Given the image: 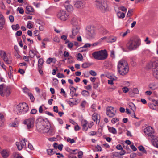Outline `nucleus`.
I'll list each match as a JSON object with an SVG mask.
<instances>
[{
	"label": "nucleus",
	"mask_w": 158,
	"mask_h": 158,
	"mask_svg": "<svg viewBox=\"0 0 158 158\" xmlns=\"http://www.w3.org/2000/svg\"><path fill=\"white\" fill-rule=\"evenodd\" d=\"M26 9V11L25 12L27 14H31V13L34 11V9L31 6H27Z\"/></svg>",
	"instance_id": "nucleus-23"
},
{
	"label": "nucleus",
	"mask_w": 158,
	"mask_h": 158,
	"mask_svg": "<svg viewBox=\"0 0 158 158\" xmlns=\"http://www.w3.org/2000/svg\"><path fill=\"white\" fill-rule=\"evenodd\" d=\"M53 150L51 149H47V152L48 155H52L55 153V152Z\"/></svg>",
	"instance_id": "nucleus-29"
},
{
	"label": "nucleus",
	"mask_w": 158,
	"mask_h": 158,
	"mask_svg": "<svg viewBox=\"0 0 158 158\" xmlns=\"http://www.w3.org/2000/svg\"><path fill=\"white\" fill-rule=\"evenodd\" d=\"M73 46V44L72 42H70L68 44V47L69 48H71Z\"/></svg>",
	"instance_id": "nucleus-62"
},
{
	"label": "nucleus",
	"mask_w": 158,
	"mask_h": 158,
	"mask_svg": "<svg viewBox=\"0 0 158 158\" xmlns=\"http://www.w3.org/2000/svg\"><path fill=\"white\" fill-rule=\"evenodd\" d=\"M80 28L79 26H77L73 27L72 30V34L69 35L70 38L74 39L79 32Z\"/></svg>",
	"instance_id": "nucleus-14"
},
{
	"label": "nucleus",
	"mask_w": 158,
	"mask_h": 158,
	"mask_svg": "<svg viewBox=\"0 0 158 158\" xmlns=\"http://www.w3.org/2000/svg\"><path fill=\"white\" fill-rule=\"evenodd\" d=\"M129 107L134 112L136 110V107L135 105L132 102H130L129 103Z\"/></svg>",
	"instance_id": "nucleus-27"
},
{
	"label": "nucleus",
	"mask_w": 158,
	"mask_h": 158,
	"mask_svg": "<svg viewBox=\"0 0 158 158\" xmlns=\"http://www.w3.org/2000/svg\"><path fill=\"white\" fill-rule=\"evenodd\" d=\"M77 88L78 87H77L76 88L74 89H73V90H71V95L72 97L71 98H73V97L74 96H75L76 97L78 96V93H76V91Z\"/></svg>",
	"instance_id": "nucleus-25"
},
{
	"label": "nucleus",
	"mask_w": 158,
	"mask_h": 158,
	"mask_svg": "<svg viewBox=\"0 0 158 158\" xmlns=\"http://www.w3.org/2000/svg\"><path fill=\"white\" fill-rule=\"evenodd\" d=\"M1 154L4 158H6L9 156L8 153L5 150L3 151L1 153Z\"/></svg>",
	"instance_id": "nucleus-31"
},
{
	"label": "nucleus",
	"mask_w": 158,
	"mask_h": 158,
	"mask_svg": "<svg viewBox=\"0 0 158 158\" xmlns=\"http://www.w3.org/2000/svg\"><path fill=\"white\" fill-rule=\"evenodd\" d=\"M83 57L82 54L80 53H78L77 55V60L81 61L83 59Z\"/></svg>",
	"instance_id": "nucleus-43"
},
{
	"label": "nucleus",
	"mask_w": 158,
	"mask_h": 158,
	"mask_svg": "<svg viewBox=\"0 0 158 158\" xmlns=\"http://www.w3.org/2000/svg\"><path fill=\"white\" fill-rule=\"evenodd\" d=\"M27 27V28L29 29H31L32 28L33 25L30 21H29L28 22Z\"/></svg>",
	"instance_id": "nucleus-42"
},
{
	"label": "nucleus",
	"mask_w": 158,
	"mask_h": 158,
	"mask_svg": "<svg viewBox=\"0 0 158 158\" xmlns=\"http://www.w3.org/2000/svg\"><path fill=\"white\" fill-rule=\"evenodd\" d=\"M81 94L84 97H87L89 95V93L88 91L85 90H83L81 92Z\"/></svg>",
	"instance_id": "nucleus-33"
},
{
	"label": "nucleus",
	"mask_w": 158,
	"mask_h": 158,
	"mask_svg": "<svg viewBox=\"0 0 158 158\" xmlns=\"http://www.w3.org/2000/svg\"><path fill=\"white\" fill-rule=\"evenodd\" d=\"M16 112L18 114H25L29 110L28 105L26 103H19L17 106Z\"/></svg>",
	"instance_id": "nucleus-5"
},
{
	"label": "nucleus",
	"mask_w": 158,
	"mask_h": 158,
	"mask_svg": "<svg viewBox=\"0 0 158 158\" xmlns=\"http://www.w3.org/2000/svg\"><path fill=\"white\" fill-rule=\"evenodd\" d=\"M17 10L19 11L20 13L21 14H23L24 12L23 9L21 7H18L17 8Z\"/></svg>",
	"instance_id": "nucleus-49"
},
{
	"label": "nucleus",
	"mask_w": 158,
	"mask_h": 158,
	"mask_svg": "<svg viewBox=\"0 0 158 158\" xmlns=\"http://www.w3.org/2000/svg\"><path fill=\"white\" fill-rule=\"evenodd\" d=\"M12 29L13 30H17L20 28V27L18 24L16 25H13L11 26Z\"/></svg>",
	"instance_id": "nucleus-35"
},
{
	"label": "nucleus",
	"mask_w": 158,
	"mask_h": 158,
	"mask_svg": "<svg viewBox=\"0 0 158 158\" xmlns=\"http://www.w3.org/2000/svg\"><path fill=\"white\" fill-rule=\"evenodd\" d=\"M107 127L110 132L114 134H116L117 133V131L115 128L109 126H108Z\"/></svg>",
	"instance_id": "nucleus-22"
},
{
	"label": "nucleus",
	"mask_w": 158,
	"mask_h": 158,
	"mask_svg": "<svg viewBox=\"0 0 158 158\" xmlns=\"http://www.w3.org/2000/svg\"><path fill=\"white\" fill-rule=\"evenodd\" d=\"M18 124L16 123H11L10 124V127H17L18 126Z\"/></svg>",
	"instance_id": "nucleus-50"
},
{
	"label": "nucleus",
	"mask_w": 158,
	"mask_h": 158,
	"mask_svg": "<svg viewBox=\"0 0 158 158\" xmlns=\"http://www.w3.org/2000/svg\"><path fill=\"white\" fill-rule=\"evenodd\" d=\"M44 61L42 58H40L38 60V68L39 69H41L42 68V66L43 64Z\"/></svg>",
	"instance_id": "nucleus-26"
},
{
	"label": "nucleus",
	"mask_w": 158,
	"mask_h": 158,
	"mask_svg": "<svg viewBox=\"0 0 158 158\" xmlns=\"http://www.w3.org/2000/svg\"><path fill=\"white\" fill-rule=\"evenodd\" d=\"M64 56V57H66L69 56V53L66 51H64L63 54Z\"/></svg>",
	"instance_id": "nucleus-58"
},
{
	"label": "nucleus",
	"mask_w": 158,
	"mask_h": 158,
	"mask_svg": "<svg viewBox=\"0 0 158 158\" xmlns=\"http://www.w3.org/2000/svg\"><path fill=\"white\" fill-rule=\"evenodd\" d=\"M97 8L100 9L102 12H104L107 7V6L104 3L99 1L97 2Z\"/></svg>",
	"instance_id": "nucleus-13"
},
{
	"label": "nucleus",
	"mask_w": 158,
	"mask_h": 158,
	"mask_svg": "<svg viewBox=\"0 0 158 158\" xmlns=\"http://www.w3.org/2000/svg\"><path fill=\"white\" fill-rule=\"evenodd\" d=\"M26 140V139H24L21 140L20 142H16V145L19 150H21L23 147L25 146V142Z\"/></svg>",
	"instance_id": "nucleus-15"
},
{
	"label": "nucleus",
	"mask_w": 158,
	"mask_h": 158,
	"mask_svg": "<svg viewBox=\"0 0 158 158\" xmlns=\"http://www.w3.org/2000/svg\"><path fill=\"white\" fill-rule=\"evenodd\" d=\"M28 94L30 97V98L32 102H33L35 98L32 94L31 93H28Z\"/></svg>",
	"instance_id": "nucleus-39"
},
{
	"label": "nucleus",
	"mask_w": 158,
	"mask_h": 158,
	"mask_svg": "<svg viewBox=\"0 0 158 158\" xmlns=\"http://www.w3.org/2000/svg\"><path fill=\"white\" fill-rule=\"evenodd\" d=\"M116 110H114L113 107L108 106L106 108V114L107 116L110 118L114 117L115 114Z\"/></svg>",
	"instance_id": "nucleus-11"
},
{
	"label": "nucleus",
	"mask_w": 158,
	"mask_h": 158,
	"mask_svg": "<svg viewBox=\"0 0 158 158\" xmlns=\"http://www.w3.org/2000/svg\"><path fill=\"white\" fill-rule=\"evenodd\" d=\"M30 56L31 58H33L35 56V53L32 50H30L29 52Z\"/></svg>",
	"instance_id": "nucleus-44"
},
{
	"label": "nucleus",
	"mask_w": 158,
	"mask_h": 158,
	"mask_svg": "<svg viewBox=\"0 0 158 158\" xmlns=\"http://www.w3.org/2000/svg\"><path fill=\"white\" fill-rule=\"evenodd\" d=\"M122 90L124 93H127L129 91L128 89L126 87H124L122 88Z\"/></svg>",
	"instance_id": "nucleus-54"
},
{
	"label": "nucleus",
	"mask_w": 158,
	"mask_h": 158,
	"mask_svg": "<svg viewBox=\"0 0 158 158\" xmlns=\"http://www.w3.org/2000/svg\"><path fill=\"white\" fill-rule=\"evenodd\" d=\"M22 32L21 31H17L16 33V35L18 36H20L21 35Z\"/></svg>",
	"instance_id": "nucleus-64"
},
{
	"label": "nucleus",
	"mask_w": 158,
	"mask_h": 158,
	"mask_svg": "<svg viewBox=\"0 0 158 158\" xmlns=\"http://www.w3.org/2000/svg\"><path fill=\"white\" fill-rule=\"evenodd\" d=\"M4 121V116L0 113V126H2L3 124Z\"/></svg>",
	"instance_id": "nucleus-30"
},
{
	"label": "nucleus",
	"mask_w": 158,
	"mask_h": 158,
	"mask_svg": "<svg viewBox=\"0 0 158 158\" xmlns=\"http://www.w3.org/2000/svg\"><path fill=\"white\" fill-rule=\"evenodd\" d=\"M91 46V45L90 44L86 43L84 45L83 47H81L80 48V49L81 50V49H83V48H86L87 47H90Z\"/></svg>",
	"instance_id": "nucleus-38"
},
{
	"label": "nucleus",
	"mask_w": 158,
	"mask_h": 158,
	"mask_svg": "<svg viewBox=\"0 0 158 158\" xmlns=\"http://www.w3.org/2000/svg\"><path fill=\"white\" fill-rule=\"evenodd\" d=\"M144 41L147 44H149L151 43V41L149 40V38L148 37L146 38Z\"/></svg>",
	"instance_id": "nucleus-52"
},
{
	"label": "nucleus",
	"mask_w": 158,
	"mask_h": 158,
	"mask_svg": "<svg viewBox=\"0 0 158 158\" xmlns=\"http://www.w3.org/2000/svg\"><path fill=\"white\" fill-rule=\"evenodd\" d=\"M117 40L116 37L110 36L108 38V42H115Z\"/></svg>",
	"instance_id": "nucleus-32"
},
{
	"label": "nucleus",
	"mask_w": 158,
	"mask_h": 158,
	"mask_svg": "<svg viewBox=\"0 0 158 158\" xmlns=\"http://www.w3.org/2000/svg\"><path fill=\"white\" fill-rule=\"evenodd\" d=\"M139 149L143 152V153L147 154V152L146 150L144 148L142 145L139 146L138 147Z\"/></svg>",
	"instance_id": "nucleus-36"
},
{
	"label": "nucleus",
	"mask_w": 158,
	"mask_h": 158,
	"mask_svg": "<svg viewBox=\"0 0 158 158\" xmlns=\"http://www.w3.org/2000/svg\"><path fill=\"white\" fill-rule=\"evenodd\" d=\"M90 66V65L88 63H85L83 64L82 65V67L84 68H86Z\"/></svg>",
	"instance_id": "nucleus-41"
},
{
	"label": "nucleus",
	"mask_w": 158,
	"mask_h": 158,
	"mask_svg": "<svg viewBox=\"0 0 158 158\" xmlns=\"http://www.w3.org/2000/svg\"><path fill=\"white\" fill-rule=\"evenodd\" d=\"M139 44V40L135 37H131L127 43L126 47L130 50H132L136 49Z\"/></svg>",
	"instance_id": "nucleus-3"
},
{
	"label": "nucleus",
	"mask_w": 158,
	"mask_h": 158,
	"mask_svg": "<svg viewBox=\"0 0 158 158\" xmlns=\"http://www.w3.org/2000/svg\"><path fill=\"white\" fill-rule=\"evenodd\" d=\"M116 148H117V149L119 150H122L123 149V148L122 146H121V145H120V144L116 146Z\"/></svg>",
	"instance_id": "nucleus-61"
},
{
	"label": "nucleus",
	"mask_w": 158,
	"mask_h": 158,
	"mask_svg": "<svg viewBox=\"0 0 158 158\" xmlns=\"http://www.w3.org/2000/svg\"><path fill=\"white\" fill-rule=\"evenodd\" d=\"M11 93V89L10 87L4 84L0 85V94L2 96H8Z\"/></svg>",
	"instance_id": "nucleus-6"
},
{
	"label": "nucleus",
	"mask_w": 158,
	"mask_h": 158,
	"mask_svg": "<svg viewBox=\"0 0 158 158\" xmlns=\"http://www.w3.org/2000/svg\"><path fill=\"white\" fill-rule=\"evenodd\" d=\"M36 127L37 130L42 133L48 132L50 130L51 125L47 123L45 120L39 118L36 120Z\"/></svg>",
	"instance_id": "nucleus-1"
},
{
	"label": "nucleus",
	"mask_w": 158,
	"mask_h": 158,
	"mask_svg": "<svg viewBox=\"0 0 158 158\" xmlns=\"http://www.w3.org/2000/svg\"><path fill=\"white\" fill-rule=\"evenodd\" d=\"M144 131L145 134L148 136L152 135L154 132L152 128L149 126L145 128Z\"/></svg>",
	"instance_id": "nucleus-16"
},
{
	"label": "nucleus",
	"mask_w": 158,
	"mask_h": 158,
	"mask_svg": "<svg viewBox=\"0 0 158 158\" xmlns=\"http://www.w3.org/2000/svg\"><path fill=\"white\" fill-rule=\"evenodd\" d=\"M86 31L87 36L88 38L92 39L94 37L95 33V30L93 28L87 27Z\"/></svg>",
	"instance_id": "nucleus-10"
},
{
	"label": "nucleus",
	"mask_w": 158,
	"mask_h": 158,
	"mask_svg": "<svg viewBox=\"0 0 158 158\" xmlns=\"http://www.w3.org/2000/svg\"><path fill=\"white\" fill-rule=\"evenodd\" d=\"M120 10L123 11H126L127 9L123 6H122L119 7Z\"/></svg>",
	"instance_id": "nucleus-57"
},
{
	"label": "nucleus",
	"mask_w": 158,
	"mask_h": 158,
	"mask_svg": "<svg viewBox=\"0 0 158 158\" xmlns=\"http://www.w3.org/2000/svg\"><path fill=\"white\" fill-rule=\"evenodd\" d=\"M84 2L81 1H77L74 2L75 6L77 8H80L83 6Z\"/></svg>",
	"instance_id": "nucleus-19"
},
{
	"label": "nucleus",
	"mask_w": 158,
	"mask_h": 158,
	"mask_svg": "<svg viewBox=\"0 0 158 158\" xmlns=\"http://www.w3.org/2000/svg\"><path fill=\"white\" fill-rule=\"evenodd\" d=\"M71 24L74 25L75 26V27L78 26V21L76 17H73L71 20Z\"/></svg>",
	"instance_id": "nucleus-24"
},
{
	"label": "nucleus",
	"mask_w": 158,
	"mask_h": 158,
	"mask_svg": "<svg viewBox=\"0 0 158 158\" xmlns=\"http://www.w3.org/2000/svg\"><path fill=\"white\" fill-rule=\"evenodd\" d=\"M148 67L149 68H152L153 75L155 77L158 79V60L149 63Z\"/></svg>",
	"instance_id": "nucleus-7"
},
{
	"label": "nucleus",
	"mask_w": 158,
	"mask_h": 158,
	"mask_svg": "<svg viewBox=\"0 0 158 158\" xmlns=\"http://www.w3.org/2000/svg\"><path fill=\"white\" fill-rule=\"evenodd\" d=\"M118 71L119 74L122 76L126 75L129 71L128 64L124 60H120L118 63Z\"/></svg>",
	"instance_id": "nucleus-2"
},
{
	"label": "nucleus",
	"mask_w": 158,
	"mask_h": 158,
	"mask_svg": "<svg viewBox=\"0 0 158 158\" xmlns=\"http://www.w3.org/2000/svg\"><path fill=\"white\" fill-rule=\"evenodd\" d=\"M152 144L154 146L158 148V139H154L152 141Z\"/></svg>",
	"instance_id": "nucleus-34"
},
{
	"label": "nucleus",
	"mask_w": 158,
	"mask_h": 158,
	"mask_svg": "<svg viewBox=\"0 0 158 158\" xmlns=\"http://www.w3.org/2000/svg\"><path fill=\"white\" fill-rule=\"evenodd\" d=\"M119 120L116 118H113L111 120V122L113 124L116 123Z\"/></svg>",
	"instance_id": "nucleus-47"
},
{
	"label": "nucleus",
	"mask_w": 158,
	"mask_h": 158,
	"mask_svg": "<svg viewBox=\"0 0 158 158\" xmlns=\"http://www.w3.org/2000/svg\"><path fill=\"white\" fill-rule=\"evenodd\" d=\"M57 16L60 20L65 21L68 17L69 14L65 10H61L58 12Z\"/></svg>",
	"instance_id": "nucleus-8"
},
{
	"label": "nucleus",
	"mask_w": 158,
	"mask_h": 158,
	"mask_svg": "<svg viewBox=\"0 0 158 158\" xmlns=\"http://www.w3.org/2000/svg\"><path fill=\"white\" fill-rule=\"evenodd\" d=\"M88 122L85 120H82L81 122V124L83 126V130L84 131H86L88 129V127H87V125Z\"/></svg>",
	"instance_id": "nucleus-21"
},
{
	"label": "nucleus",
	"mask_w": 158,
	"mask_h": 158,
	"mask_svg": "<svg viewBox=\"0 0 158 158\" xmlns=\"http://www.w3.org/2000/svg\"><path fill=\"white\" fill-rule=\"evenodd\" d=\"M93 88L96 89L98 86V83L96 82L93 83Z\"/></svg>",
	"instance_id": "nucleus-55"
},
{
	"label": "nucleus",
	"mask_w": 158,
	"mask_h": 158,
	"mask_svg": "<svg viewBox=\"0 0 158 158\" xmlns=\"http://www.w3.org/2000/svg\"><path fill=\"white\" fill-rule=\"evenodd\" d=\"M0 55L2 58L6 63L8 64H10L11 63V61L8 59L6 54L5 51L1 50L0 51Z\"/></svg>",
	"instance_id": "nucleus-12"
},
{
	"label": "nucleus",
	"mask_w": 158,
	"mask_h": 158,
	"mask_svg": "<svg viewBox=\"0 0 158 158\" xmlns=\"http://www.w3.org/2000/svg\"><path fill=\"white\" fill-rule=\"evenodd\" d=\"M57 76L59 78H64L65 77V76L63 74L60 73H57Z\"/></svg>",
	"instance_id": "nucleus-46"
},
{
	"label": "nucleus",
	"mask_w": 158,
	"mask_h": 158,
	"mask_svg": "<svg viewBox=\"0 0 158 158\" xmlns=\"http://www.w3.org/2000/svg\"><path fill=\"white\" fill-rule=\"evenodd\" d=\"M117 16L120 18L123 19L124 18L125 14L121 11H118L117 12Z\"/></svg>",
	"instance_id": "nucleus-28"
},
{
	"label": "nucleus",
	"mask_w": 158,
	"mask_h": 158,
	"mask_svg": "<svg viewBox=\"0 0 158 158\" xmlns=\"http://www.w3.org/2000/svg\"><path fill=\"white\" fill-rule=\"evenodd\" d=\"M5 23L4 17L0 12V30L2 29Z\"/></svg>",
	"instance_id": "nucleus-18"
},
{
	"label": "nucleus",
	"mask_w": 158,
	"mask_h": 158,
	"mask_svg": "<svg viewBox=\"0 0 158 158\" xmlns=\"http://www.w3.org/2000/svg\"><path fill=\"white\" fill-rule=\"evenodd\" d=\"M133 12V10L132 9L129 10L127 15V17H130L132 15V13Z\"/></svg>",
	"instance_id": "nucleus-37"
},
{
	"label": "nucleus",
	"mask_w": 158,
	"mask_h": 158,
	"mask_svg": "<svg viewBox=\"0 0 158 158\" xmlns=\"http://www.w3.org/2000/svg\"><path fill=\"white\" fill-rule=\"evenodd\" d=\"M83 154V152L81 151L79 152L78 155V157L79 158H81Z\"/></svg>",
	"instance_id": "nucleus-60"
},
{
	"label": "nucleus",
	"mask_w": 158,
	"mask_h": 158,
	"mask_svg": "<svg viewBox=\"0 0 158 158\" xmlns=\"http://www.w3.org/2000/svg\"><path fill=\"white\" fill-rule=\"evenodd\" d=\"M9 19L11 22L12 23L14 21V17L13 15H10L9 17Z\"/></svg>",
	"instance_id": "nucleus-53"
},
{
	"label": "nucleus",
	"mask_w": 158,
	"mask_h": 158,
	"mask_svg": "<svg viewBox=\"0 0 158 158\" xmlns=\"http://www.w3.org/2000/svg\"><path fill=\"white\" fill-rule=\"evenodd\" d=\"M37 112V110L35 109H32L31 111V113L32 114H35Z\"/></svg>",
	"instance_id": "nucleus-63"
},
{
	"label": "nucleus",
	"mask_w": 158,
	"mask_h": 158,
	"mask_svg": "<svg viewBox=\"0 0 158 158\" xmlns=\"http://www.w3.org/2000/svg\"><path fill=\"white\" fill-rule=\"evenodd\" d=\"M136 154L135 153H132L130 155V157L131 158H134L136 156Z\"/></svg>",
	"instance_id": "nucleus-59"
},
{
	"label": "nucleus",
	"mask_w": 158,
	"mask_h": 158,
	"mask_svg": "<svg viewBox=\"0 0 158 158\" xmlns=\"http://www.w3.org/2000/svg\"><path fill=\"white\" fill-rule=\"evenodd\" d=\"M89 73L91 75L94 76H95L97 75L95 71L93 70H90L89 71Z\"/></svg>",
	"instance_id": "nucleus-48"
},
{
	"label": "nucleus",
	"mask_w": 158,
	"mask_h": 158,
	"mask_svg": "<svg viewBox=\"0 0 158 158\" xmlns=\"http://www.w3.org/2000/svg\"><path fill=\"white\" fill-rule=\"evenodd\" d=\"M92 119L93 121L96 122V123H99L100 122V116L96 113H94L92 115Z\"/></svg>",
	"instance_id": "nucleus-17"
},
{
	"label": "nucleus",
	"mask_w": 158,
	"mask_h": 158,
	"mask_svg": "<svg viewBox=\"0 0 158 158\" xmlns=\"http://www.w3.org/2000/svg\"><path fill=\"white\" fill-rule=\"evenodd\" d=\"M157 88V84L155 82L150 83L148 86V89L151 90H155Z\"/></svg>",
	"instance_id": "nucleus-20"
},
{
	"label": "nucleus",
	"mask_w": 158,
	"mask_h": 158,
	"mask_svg": "<svg viewBox=\"0 0 158 158\" xmlns=\"http://www.w3.org/2000/svg\"><path fill=\"white\" fill-rule=\"evenodd\" d=\"M67 141L68 142H69L70 143H73L75 142V141L74 139H71L69 138H68L67 139Z\"/></svg>",
	"instance_id": "nucleus-45"
},
{
	"label": "nucleus",
	"mask_w": 158,
	"mask_h": 158,
	"mask_svg": "<svg viewBox=\"0 0 158 158\" xmlns=\"http://www.w3.org/2000/svg\"><path fill=\"white\" fill-rule=\"evenodd\" d=\"M92 55L95 59L99 60H105L107 58L108 56L106 50L94 52L92 53Z\"/></svg>",
	"instance_id": "nucleus-4"
},
{
	"label": "nucleus",
	"mask_w": 158,
	"mask_h": 158,
	"mask_svg": "<svg viewBox=\"0 0 158 158\" xmlns=\"http://www.w3.org/2000/svg\"><path fill=\"white\" fill-rule=\"evenodd\" d=\"M53 60V58H48L46 61V63L47 64H50L52 62Z\"/></svg>",
	"instance_id": "nucleus-51"
},
{
	"label": "nucleus",
	"mask_w": 158,
	"mask_h": 158,
	"mask_svg": "<svg viewBox=\"0 0 158 158\" xmlns=\"http://www.w3.org/2000/svg\"><path fill=\"white\" fill-rule=\"evenodd\" d=\"M23 58L24 59V60L28 62L29 61V60L28 56H23Z\"/></svg>",
	"instance_id": "nucleus-56"
},
{
	"label": "nucleus",
	"mask_w": 158,
	"mask_h": 158,
	"mask_svg": "<svg viewBox=\"0 0 158 158\" xmlns=\"http://www.w3.org/2000/svg\"><path fill=\"white\" fill-rule=\"evenodd\" d=\"M148 106L150 108L154 109L156 105L152 103H149L148 104Z\"/></svg>",
	"instance_id": "nucleus-40"
},
{
	"label": "nucleus",
	"mask_w": 158,
	"mask_h": 158,
	"mask_svg": "<svg viewBox=\"0 0 158 158\" xmlns=\"http://www.w3.org/2000/svg\"><path fill=\"white\" fill-rule=\"evenodd\" d=\"M35 119L34 118H31L24 120V123L27 125V128L29 130L32 128L34 126Z\"/></svg>",
	"instance_id": "nucleus-9"
}]
</instances>
